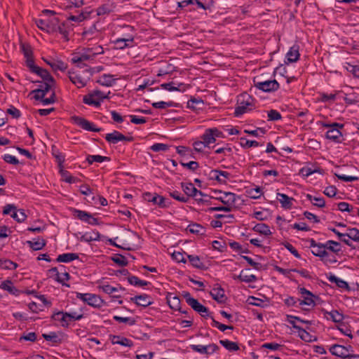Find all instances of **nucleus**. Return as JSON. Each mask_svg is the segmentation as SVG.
Masks as SVG:
<instances>
[{"label":"nucleus","instance_id":"nucleus-1","mask_svg":"<svg viewBox=\"0 0 359 359\" xmlns=\"http://www.w3.org/2000/svg\"><path fill=\"white\" fill-rule=\"evenodd\" d=\"M254 108V99L248 93H243L238 97L237 106L235 108L234 116L239 117Z\"/></svg>","mask_w":359,"mask_h":359},{"label":"nucleus","instance_id":"nucleus-2","mask_svg":"<svg viewBox=\"0 0 359 359\" xmlns=\"http://www.w3.org/2000/svg\"><path fill=\"white\" fill-rule=\"evenodd\" d=\"M302 299H299V308L304 311H309L316 306L315 295L304 287L299 288Z\"/></svg>","mask_w":359,"mask_h":359},{"label":"nucleus","instance_id":"nucleus-3","mask_svg":"<svg viewBox=\"0 0 359 359\" xmlns=\"http://www.w3.org/2000/svg\"><path fill=\"white\" fill-rule=\"evenodd\" d=\"M69 79L78 88H83L87 85L88 81L90 80L92 72L89 69H86L83 72V74L69 71Z\"/></svg>","mask_w":359,"mask_h":359},{"label":"nucleus","instance_id":"nucleus-4","mask_svg":"<svg viewBox=\"0 0 359 359\" xmlns=\"http://www.w3.org/2000/svg\"><path fill=\"white\" fill-rule=\"evenodd\" d=\"M322 126L323 128H329L326 133V137L328 140L337 143L341 142L342 133L339 129L344 128V124L336 122L332 123H323Z\"/></svg>","mask_w":359,"mask_h":359},{"label":"nucleus","instance_id":"nucleus-5","mask_svg":"<svg viewBox=\"0 0 359 359\" xmlns=\"http://www.w3.org/2000/svg\"><path fill=\"white\" fill-rule=\"evenodd\" d=\"M76 297L77 299L82 300L84 303H86L90 306L94 308H100L104 302L99 295L91 293H81L76 292Z\"/></svg>","mask_w":359,"mask_h":359},{"label":"nucleus","instance_id":"nucleus-6","mask_svg":"<svg viewBox=\"0 0 359 359\" xmlns=\"http://www.w3.org/2000/svg\"><path fill=\"white\" fill-rule=\"evenodd\" d=\"M253 82L256 88L266 93L275 92L280 88L278 82L275 79L260 81L257 78H254Z\"/></svg>","mask_w":359,"mask_h":359},{"label":"nucleus","instance_id":"nucleus-7","mask_svg":"<svg viewBox=\"0 0 359 359\" xmlns=\"http://www.w3.org/2000/svg\"><path fill=\"white\" fill-rule=\"evenodd\" d=\"M225 135L217 128H210L205 129L204 133L201 136V140L210 147V144L216 142L217 138H224Z\"/></svg>","mask_w":359,"mask_h":359},{"label":"nucleus","instance_id":"nucleus-8","mask_svg":"<svg viewBox=\"0 0 359 359\" xmlns=\"http://www.w3.org/2000/svg\"><path fill=\"white\" fill-rule=\"evenodd\" d=\"M107 98V96L100 90H94L93 92L85 95L83 98V102L86 104L100 107L101 102Z\"/></svg>","mask_w":359,"mask_h":359},{"label":"nucleus","instance_id":"nucleus-9","mask_svg":"<svg viewBox=\"0 0 359 359\" xmlns=\"http://www.w3.org/2000/svg\"><path fill=\"white\" fill-rule=\"evenodd\" d=\"M143 198L161 208H167L170 204L165 198L159 196L156 193L151 194L150 192H145L143 194Z\"/></svg>","mask_w":359,"mask_h":359},{"label":"nucleus","instance_id":"nucleus-10","mask_svg":"<svg viewBox=\"0 0 359 359\" xmlns=\"http://www.w3.org/2000/svg\"><path fill=\"white\" fill-rule=\"evenodd\" d=\"M218 196L215 198L221 201L225 206L231 208L235 205L237 198H238L235 194L232 192H222L221 191H215Z\"/></svg>","mask_w":359,"mask_h":359},{"label":"nucleus","instance_id":"nucleus-11","mask_svg":"<svg viewBox=\"0 0 359 359\" xmlns=\"http://www.w3.org/2000/svg\"><path fill=\"white\" fill-rule=\"evenodd\" d=\"M72 122L87 131L100 132L101 128H97L93 123L87 119L77 116H72Z\"/></svg>","mask_w":359,"mask_h":359},{"label":"nucleus","instance_id":"nucleus-12","mask_svg":"<svg viewBox=\"0 0 359 359\" xmlns=\"http://www.w3.org/2000/svg\"><path fill=\"white\" fill-rule=\"evenodd\" d=\"M182 187L184 192L187 195L186 196H187L188 198L189 196H193L195 197L196 200L198 201V202H208L206 200H203L201 198H197L198 195L203 196L204 194L201 191L198 190L192 183H182Z\"/></svg>","mask_w":359,"mask_h":359},{"label":"nucleus","instance_id":"nucleus-13","mask_svg":"<svg viewBox=\"0 0 359 359\" xmlns=\"http://www.w3.org/2000/svg\"><path fill=\"white\" fill-rule=\"evenodd\" d=\"M73 215L79 219L85 222L90 225H97L99 224L98 219L94 217L90 213L84 210L73 209Z\"/></svg>","mask_w":359,"mask_h":359},{"label":"nucleus","instance_id":"nucleus-14","mask_svg":"<svg viewBox=\"0 0 359 359\" xmlns=\"http://www.w3.org/2000/svg\"><path fill=\"white\" fill-rule=\"evenodd\" d=\"M105 140L111 144H116L120 141L131 142L133 140V137H126L118 131L114 130L111 133H108L105 136Z\"/></svg>","mask_w":359,"mask_h":359},{"label":"nucleus","instance_id":"nucleus-15","mask_svg":"<svg viewBox=\"0 0 359 359\" xmlns=\"http://www.w3.org/2000/svg\"><path fill=\"white\" fill-rule=\"evenodd\" d=\"M130 302L137 306L147 307L153 304L151 297L146 294L137 295L130 298Z\"/></svg>","mask_w":359,"mask_h":359},{"label":"nucleus","instance_id":"nucleus-16","mask_svg":"<svg viewBox=\"0 0 359 359\" xmlns=\"http://www.w3.org/2000/svg\"><path fill=\"white\" fill-rule=\"evenodd\" d=\"M72 29V25L69 21H67L62 23L59 22L56 27V32H59L62 36V38L66 41H68L69 40V34Z\"/></svg>","mask_w":359,"mask_h":359},{"label":"nucleus","instance_id":"nucleus-17","mask_svg":"<svg viewBox=\"0 0 359 359\" xmlns=\"http://www.w3.org/2000/svg\"><path fill=\"white\" fill-rule=\"evenodd\" d=\"M134 38L130 36L129 38H118L114 40L112 43L114 44V49L123 50L128 47H132Z\"/></svg>","mask_w":359,"mask_h":359},{"label":"nucleus","instance_id":"nucleus-18","mask_svg":"<svg viewBox=\"0 0 359 359\" xmlns=\"http://www.w3.org/2000/svg\"><path fill=\"white\" fill-rule=\"evenodd\" d=\"M184 297L186 299L187 303L196 312L198 313L201 311L205 310V306L202 305L198 301L191 297L189 292H185Z\"/></svg>","mask_w":359,"mask_h":359},{"label":"nucleus","instance_id":"nucleus-19","mask_svg":"<svg viewBox=\"0 0 359 359\" xmlns=\"http://www.w3.org/2000/svg\"><path fill=\"white\" fill-rule=\"evenodd\" d=\"M0 288L15 296H18L22 293L20 290L13 285V283L11 280H6L3 281L0 285Z\"/></svg>","mask_w":359,"mask_h":359},{"label":"nucleus","instance_id":"nucleus-20","mask_svg":"<svg viewBox=\"0 0 359 359\" xmlns=\"http://www.w3.org/2000/svg\"><path fill=\"white\" fill-rule=\"evenodd\" d=\"M330 351L332 355H334L337 357L349 359L350 355L346 354V351L345 350L344 346L334 344L330 346Z\"/></svg>","mask_w":359,"mask_h":359},{"label":"nucleus","instance_id":"nucleus-21","mask_svg":"<svg viewBox=\"0 0 359 359\" xmlns=\"http://www.w3.org/2000/svg\"><path fill=\"white\" fill-rule=\"evenodd\" d=\"M327 279L330 283H335L336 285L341 289H345L347 291H350L351 288L347 282L345 280L337 277L333 274H330L327 276Z\"/></svg>","mask_w":359,"mask_h":359},{"label":"nucleus","instance_id":"nucleus-22","mask_svg":"<svg viewBox=\"0 0 359 359\" xmlns=\"http://www.w3.org/2000/svg\"><path fill=\"white\" fill-rule=\"evenodd\" d=\"M210 295L213 299L219 303L224 302L226 299L224 290L221 287L212 288L210 291Z\"/></svg>","mask_w":359,"mask_h":359},{"label":"nucleus","instance_id":"nucleus-23","mask_svg":"<svg viewBox=\"0 0 359 359\" xmlns=\"http://www.w3.org/2000/svg\"><path fill=\"white\" fill-rule=\"evenodd\" d=\"M27 243L33 250L37 251L43 249L46 242L43 238L37 237L32 241H27Z\"/></svg>","mask_w":359,"mask_h":359},{"label":"nucleus","instance_id":"nucleus-24","mask_svg":"<svg viewBox=\"0 0 359 359\" xmlns=\"http://www.w3.org/2000/svg\"><path fill=\"white\" fill-rule=\"evenodd\" d=\"M299 46L294 45L286 54L287 62H295L299 58Z\"/></svg>","mask_w":359,"mask_h":359},{"label":"nucleus","instance_id":"nucleus-25","mask_svg":"<svg viewBox=\"0 0 359 359\" xmlns=\"http://www.w3.org/2000/svg\"><path fill=\"white\" fill-rule=\"evenodd\" d=\"M289 323L292 325L293 328L297 330L299 333V337L305 341H311V337L312 336L306 332L304 329L301 327L300 326L296 325L293 320H289Z\"/></svg>","mask_w":359,"mask_h":359},{"label":"nucleus","instance_id":"nucleus-26","mask_svg":"<svg viewBox=\"0 0 359 359\" xmlns=\"http://www.w3.org/2000/svg\"><path fill=\"white\" fill-rule=\"evenodd\" d=\"M277 199L279 201L283 208L285 209H291L292 206V201L294 200L292 198L289 197L285 194L278 193Z\"/></svg>","mask_w":359,"mask_h":359},{"label":"nucleus","instance_id":"nucleus-27","mask_svg":"<svg viewBox=\"0 0 359 359\" xmlns=\"http://www.w3.org/2000/svg\"><path fill=\"white\" fill-rule=\"evenodd\" d=\"M94 57H93V55L90 52H88L87 49L85 50V52L81 54L80 55H78L76 54H74L71 59L72 63H79V62H83L84 61H88L90 60H93Z\"/></svg>","mask_w":359,"mask_h":359},{"label":"nucleus","instance_id":"nucleus-28","mask_svg":"<svg viewBox=\"0 0 359 359\" xmlns=\"http://www.w3.org/2000/svg\"><path fill=\"white\" fill-rule=\"evenodd\" d=\"M111 343L113 344H119L127 347H131L133 345L131 340L128 339V338L117 335H114L112 337Z\"/></svg>","mask_w":359,"mask_h":359},{"label":"nucleus","instance_id":"nucleus-29","mask_svg":"<svg viewBox=\"0 0 359 359\" xmlns=\"http://www.w3.org/2000/svg\"><path fill=\"white\" fill-rule=\"evenodd\" d=\"M325 315L327 319H331L334 323H340L344 320L343 314L340 313L337 310L325 311Z\"/></svg>","mask_w":359,"mask_h":359},{"label":"nucleus","instance_id":"nucleus-30","mask_svg":"<svg viewBox=\"0 0 359 359\" xmlns=\"http://www.w3.org/2000/svg\"><path fill=\"white\" fill-rule=\"evenodd\" d=\"M187 257L191 264L199 269H205L206 267L203 262L201 260L200 257L197 255H187Z\"/></svg>","mask_w":359,"mask_h":359},{"label":"nucleus","instance_id":"nucleus-31","mask_svg":"<svg viewBox=\"0 0 359 359\" xmlns=\"http://www.w3.org/2000/svg\"><path fill=\"white\" fill-rule=\"evenodd\" d=\"M34 73L36 74L40 77H41L43 81L45 82H55V79L46 69L38 67L37 68H36V70H34Z\"/></svg>","mask_w":359,"mask_h":359},{"label":"nucleus","instance_id":"nucleus-32","mask_svg":"<svg viewBox=\"0 0 359 359\" xmlns=\"http://www.w3.org/2000/svg\"><path fill=\"white\" fill-rule=\"evenodd\" d=\"M204 105V102L201 99H197L195 97L191 98L187 102V107L191 109L194 111H198L201 109Z\"/></svg>","mask_w":359,"mask_h":359},{"label":"nucleus","instance_id":"nucleus-33","mask_svg":"<svg viewBox=\"0 0 359 359\" xmlns=\"http://www.w3.org/2000/svg\"><path fill=\"white\" fill-rule=\"evenodd\" d=\"M325 250H328L332 251V252L335 254H338L339 252L341 251V245L339 243L329 240L325 243Z\"/></svg>","mask_w":359,"mask_h":359},{"label":"nucleus","instance_id":"nucleus-34","mask_svg":"<svg viewBox=\"0 0 359 359\" xmlns=\"http://www.w3.org/2000/svg\"><path fill=\"white\" fill-rule=\"evenodd\" d=\"M311 252L313 255L319 257L320 259L322 257H328V252L325 250V243H318V245L311 250Z\"/></svg>","mask_w":359,"mask_h":359},{"label":"nucleus","instance_id":"nucleus-35","mask_svg":"<svg viewBox=\"0 0 359 359\" xmlns=\"http://www.w3.org/2000/svg\"><path fill=\"white\" fill-rule=\"evenodd\" d=\"M252 230L264 236H270L272 234V232L271 231L269 226L264 223L257 224L252 228Z\"/></svg>","mask_w":359,"mask_h":359},{"label":"nucleus","instance_id":"nucleus-36","mask_svg":"<svg viewBox=\"0 0 359 359\" xmlns=\"http://www.w3.org/2000/svg\"><path fill=\"white\" fill-rule=\"evenodd\" d=\"M100 234L98 231H93L91 233H86L81 236V241L90 243L92 241H100Z\"/></svg>","mask_w":359,"mask_h":359},{"label":"nucleus","instance_id":"nucleus-37","mask_svg":"<svg viewBox=\"0 0 359 359\" xmlns=\"http://www.w3.org/2000/svg\"><path fill=\"white\" fill-rule=\"evenodd\" d=\"M79 259V255L76 253H64L57 256L56 261L58 262H69Z\"/></svg>","mask_w":359,"mask_h":359},{"label":"nucleus","instance_id":"nucleus-38","mask_svg":"<svg viewBox=\"0 0 359 359\" xmlns=\"http://www.w3.org/2000/svg\"><path fill=\"white\" fill-rule=\"evenodd\" d=\"M187 230L194 234L203 235L205 233V229L201 224L193 223L187 226Z\"/></svg>","mask_w":359,"mask_h":359},{"label":"nucleus","instance_id":"nucleus-39","mask_svg":"<svg viewBox=\"0 0 359 359\" xmlns=\"http://www.w3.org/2000/svg\"><path fill=\"white\" fill-rule=\"evenodd\" d=\"M53 318L60 320L62 327H67L69 326L70 320H69V316L65 315V312L58 311L54 314Z\"/></svg>","mask_w":359,"mask_h":359},{"label":"nucleus","instance_id":"nucleus-40","mask_svg":"<svg viewBox=\"0 0 359 359\" xmlns=\"http://www.w3.org/2000/svg\"><path fill=\"white\" fill-rule=\"evenodd\" d=\"M97 287L100 290H102L104 292L109 294H112L114 292H118L119 290H121V291L125 290V289L121 286L118 287H112L108 284H102V285L100 284L97 286Z\"/></svg>","mask_w":359,"mask_h":359},{"label":"nucleus","instance_id":"nucleus-41","mask_svg":"<svg viewBox=\"0 0 359 359\" xmlns=\"http://www.w3.org/2000/svg\"><path fill=\"white\" fill-rule=\"evenodd\" d=\"M55 84V82H50V81H43L40 85V88L38 89L33 90L32 93H44V95H46V93L51 89L52 86H53Z\"/></svg>","mask_w":359,"mask_h":359},{"label":"nucleus","instance_id":"nucleus-42","mask_svg":"<svg viewBox=\"0 0 359 359\" xmlns=\"http://www.w3.org/2000/svg\"><path fill=\"white\" fill-rule=\"evenodd\" d=\"M219 344L229 351H236L239 349L238 344L228 339L220 340Z\"/></svg>","mask_w":359,"mask_h":359},{"label":"nucleus","instance_id":"nucleus-43","mask_svg":"<svg viewBox=\"0 0 359 359\" xmlns=\"http://www.w3.org/2000/svg\"><path fill=\"white\" fill-rule=\"evenodd\" d=\"M47 27L46 32L48 33L56 32V27L59 24V19L57 18H53L52 19H47Z\"/></svg>","mask_w":359,"mask_h":359},{"label":"nucleus","instance_id":"nucleus-44","mask_svg":"<svg viewBox=\"0 0 359 359\" xmlns=\"http://www.w3.org/2000/svg\"><path fill=\"white\" fill-rule=\"evenodd\" d=\"M17 266V264L11 260L0 258V269L12 270L15 269Z\"/></svg>","mask_w":359,"mask_h":359},{"label":"nucleus","instance_id":"nucleus-45","mask_svg":"<svg viewBox=\"0 0 359 359\" xmlns=\"http://www.w3.org/2000/svg\"><path fill=\"white\" fill-rule=\"evenodd\" d=\"M46 62L48 65H49L51 67V68L54 71L60 70V71L63 72V71L66 70L67 68V64L61 60H57V61H54V62Z\"/></svg>","mask_w":359,"mask_h":359},{"label":"nucleus","instance_id":"nucleus-46","mask_svg":"<svg viewBox=\"0 0 359 359\" xmlns=\"http://www.w3.org/2000/svg\"><path fill=\"white\" fill-rule=\"evenodd\" d=\"M306 198L311 202L315 201V203H313V205L318 208H323L325 205V202L323 198L313 196L308 194H306Z\"/></svg>","mask_w":359,"mask_h":359},{"label":"nucleus","instance_id":"nucleus-47","mask_svg":"<svg viewBox=\"0 0 359 359\" xmlns=\"http://www.w3.org/2000/svg\"><path fill=\"white\" fill-rule=\"evenodd\" d=\"M86 161L89 164H93L94 162L102 163L105 161H109V158L100 155H88L86 158Z\"/></svg>","mask_w":359,"mask_h":359},{"label":"nucleus","instance_id":"nucleus-48","mask_svg":"<svg viewBox=\"0 0 359 359\" xmlns=\"http://www.w3.org/2000/svg\"><path fill=\"white\" fill-rule=\"evenodd\" d=\"M168 303L171 309L174 310H181L180 299L179 297L174 296L168 298Z\"/></svg>","mask_w":359,"mask_h":359},{"label":"nucleus","instance_id":"nucleus-49","mask_svg":"<svg viewBox=\"0 0 359 359\" xmlns=\"http://www.w3.org/2000/svg\"><path fill=\"white\" fill-rule=\"evenodd\" d=\"M242 282L245 283H252L257 280V277L253 274H245L243 271H241V273L236 277Z\"/></svg>","mask_w":359,"mask_h":359},{"label":"nucleus","instance_id":"nucleus-50","mask_svg":"<svg viewBox=\"0 0 359 359\" xmlns=\"http://www.w3.org/2000/svg\"><path fill=\"white\" fill-rule=\"evenodd\" d=\"M151 105L155 109H165L167 107H176V104L172 101H169V102L160 101V102H153L151 104Z\"/></svg>","mask_w":359,"mask_h":359},{"label":"nucleus","instance_id":"nucleus-51","mask_svg":"<svg viewBox=\"0 0 359 359\" xmlns=\"http://www.w3.org/2000/svg\"><path fill=\"white\" fill-rule=\"evenodd\" d=\"M240 140V145L244 149L250 148L252 147H258L260 145L258 142L255 140H249L245 137H241Z\"/></svg>","mask_w":359,"mask_h":359},{"label":"nucleus","instance_id":"nucleus-52","mask_svg":"<svg viewBox=\"0 0 359 359\" xmlns=\"http://www.w3.org/2000/svg\"><path fill=\"white\" fill-rule=\"evenodd\" d=\"M346 237L359 243V229L356 228H350L346 233Z\"/></svg>","mask_w":359,"mask_h":359},{"label":"nucleus","instance_id":"nucleus-53","mask_svg":"<svg viewBox=\"0 0 359 359\" xmlns=\"http://www.w3.org/2000/svg\"><path fill=\"white\" fill-rule=\"evenodd\" d=\"M248 194L250 198L253 199H258L263 194V191L259 187L256 188L250 189L248 191Z\"/></svg>","mask_w":359,"mask_h":359},{"label":"nucleus","instance_id":"nucleus-54","mask_svg":"<svg viewBox=\"0 0 359 359\" xmlns=\"http://www.w3.org/2000/svg\"><path fill=\"white\" fill-rule=\"evenodd\" d=\"M70 278V276L69 273L65 271V272H59L57 277H55V280L62 284L63 285H66L67 287H69V285L66 284L65 282L68 280Z\"/></svg>","mask_w":359,"mask_h":359},{"label":"nucleus","instance_id":"nucleus-55","mask_svg":"<svg viewBox=\"0 0 359 359\" xmlns=\"http://www.w3.org/2000/svg\"><path fill=\"white\" fill-rule=\"evenodd\" d=\"M98 82L103 86H111L114 82V79L111 75L104 74L100 77Z\"/></svg>","mask_w":359,"mask_h":359},{"label":"nucleus","instance_id":"nucleus-56","mask_svg":"<svg viewBox=\"0 0 359 359\" xmlns=\"http://www.w3.org/2000/svg\"><path fill=\"white\" fill-rule=\"evenodd\" d=\"M319 96H320V97L318 98V100L320 102H327L329 101H334L336 100L337 94L336 93L327 94L325 93H320L319 94Z\"/></svg>","mask_w":359,"mask_h":359},{"label":"nucleus","instance_id":"nucleus-57","mask_svg":"<svg viewBox=\"0 0 359 359\" xmlns=\"http://www.w3.org/2000/svg\"><path fill=\"white\" fill-rule=\"evenodd\" d=\"M112 9L111 8V6L109 4L102 5L96 9L97 15L99 16L107 15L110 13Z\"/></svg>","mask_w":359,"mask_h":359},{"label":"nucleus","instance_id":"nucleus-58","mask_svg":"<svg viewBox=\"0 0 359 359\" xmlns=\"http://www.w3.org/2000/svg\"><path fill=\"white\" fill-rule=\"evenodd\" d=\"M338 209L341 212H351L352 215H355L353 208H350V205L346 202H340L337 204Z\"/></svg>","mask_w":359,"mask_h":359},{"label":"nucleus","instance_id":"nucleus-59","mask_svg":"<svg viewBox=\"0 0 359 359\" xmlns=\"http://www.w3.org/2000/svg\"><path fill=\"white\" fill-rule=\"evenodd\" d=\"M170 196L175 198V200L182 203H187L189 200V198L187 196L182 195L178 191H173L170 192Z\"/></svg>","mask_w":359,"mask_h":359},{"label":"nucleus","instance_id":"nucleus-60","mask_svg":"<svg viewBox=\"0 0 359 359\" xmlns=\"http://www.w3.org/2000/svg\"><path fill=\"white\" fill-rule=\"evenodd\" d=\"M111 259L114 263L117 264L121 266H125L128 265V261L126 258L121 255L117 254L114 257H113Z\"/></svg>","mask_w":359,"mask_h":359},{"label":"nucleus","instance_id":"nucleus-61","mask_svg":"<svg viewBox=\"0 0 359 359\" xmlns=\"http://www.w3.org/2000/svg\"><path fill=\"white\" fill-rule=\"evenodd\" d=\"M20 48L25 58L33 56L32 48L29 44L22 43Z\"/></svg>","mask_w":359,"mask_h":359},{"label":"nucleus","instance_id":"nucleus-62","mask_svg":"<svg viewBox=\"0 0 359 359\" xmlns=\"http://www.w3.org/2000/svg\"><path fill=\"white\" fill-rule=\"evenodd\" d=\"M194 149L197 152H203L205 147L208 146L202 140H197L193 143Z\"/></svg>","mask_w":359,"mask_h":359},{"label":"nucleus","instance_id":"nucleus-63","mask_svg":"<svg viewBox=\"0 0 359 359\" xmlns=\"http://www.w3.org/2000/svg\"><path fill=\"white\" fill-rule=\"evenodd\" d=\"M215 154H222L224 156H230L232 153V149L226 144L224 147L217 149L215 151Z\"/></svg>","mask_w":359,"mask_h":359},{"label":"nucleus","instance_id":"nucleus-64","mask_svg":"<svg viewBox=\"0 0 359 359\" xmlns=\"http://www.w3.org/2000/svg\"><path fill=\"white\" fill-rule=\"evenodd\" d=\"M169 149V146L163 143H155L151 147V149L153 151L158 152V151H165Z\"/></svg>","mask_w":359,"mask_h":359}]
</instances>
